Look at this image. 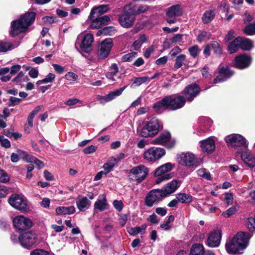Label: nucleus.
Returning a JSON list of instances; mask_svg holds the SVG:
<instances>
[{
  "label": "nucleus",
  "instance_id": "9",
  "mask_svg": "<svg viewBox=\"0 0 255 255\" xmlns=\"http://www.w3.org/2000/svg\"><path fill=\"white\" fill-rule=\"evenodd\" d=\"M18 240L21 245L26 248L37 245L40 242L37 236L31 232L23 233L18 238Z\"/></svg>",
  "mask_w": 255,
  "mask_h": 255
},
{
  "label": "nucleus",
  "instance_id": "27",
  "mask_svg": "<svg viewBox=\"0 0 255 255\" xmlns=\"http://www.w3.org/2000/svg\"><path fill=\"white\" fill-rule=\"evenodd\" d=\"M107 206L106 196L104 194H101L94 204V209L103 211L107 209Z\"/></svg>",
  "mask_w": 255,
  "mask_h": 255
},
{
  "label": "nucleus",
  "instance_id": "45",
  "mask_svg": "<svg viewBox=\"0 0 255 255\" xmlns=\"http://www.w3.org/2000/svg\"><path fill=\"white\" fill-rule=\"evenodd\" d=\"M16 46H13L12 45L8 42L0 41V52H6L8 50H11Z\"/></svg>",
  "mask_w": 255,
  "mask_h": 255
},
{
  "label": "nucleus",
  "instance_id": "61",
  "mask_svg": "<svg viewBox=\"0 0 255 255\" xmlns=\"http://www.w3.org/2000/svg\"><path fill=\"white\" fill-rule=\"evenodd\" d=\"M225 199L228 206L232 205L233 203V196L231 193H226L225 194Z\"/></svg>",
  "mask_w": 255,
  "mask_h": 255
},
{
  "label": "nucleus",
  "instance_id": "14",
  "mask_svg": "<svg viewBox=\"0 0 255 255\" xmlns=\"http://www.w3.org/2000/svg\"><path fill=\"white\" fill-rule=\"evenodd\" d=\"M170 137V133L168 131H165L153 139L151 143L154 144H163L168 148H171L174 145L175 142L174 140H171Z\"/></svg>",
  "mask_w": 255,
  "mask_h": 255
},
{
  "label": "nucleus",
  "instance_id": "24",
  "mask_svg": "<svg viewBox=\"0 0 255 255\" xmlns=\"http://www.w3.org/2000/svg\"><path fill=\"white\" fill-rule=\"evenodd\" d=\"M200 146L203 152L210 153L213 152L215 149V140L213 137H210L207 139L200 142Z\"/></svg>",
  "mask_w": 255,
  "mask_h": 255
},
{
  "label": "nucleus",
  "instance_id": "47",
  "mask_svg": "<svg viewBox=\"0 0 255 255\" xmlns=\"http://www.w3.org/2000/svg\"><path fill=\"white\" fill-rule=\"evenodd\" d=\"M137 53L135 52H131L123 56L122 62H131L137 56Z\"/></svg>",
  "mask_w": 255,
  "mask_h": 255
},
{
  "label": "nucleus",
  "instance_id": "28",
  "mask_svg": "<svg viewBox=\"0 0 255 255\" xmlns=\"http://www.w3.org/2000/svg\"><path fill=\"white\" fill-rule=\"evenodd\" d=\"M91 205L90 201L86 197L79 196L76 200V205L81 211L88 209Z\"/></svg>",
  "mask_w": 255,
  "mask_h": 255
},
{
  "label": "nucleus",
  "instance_id": "42",
  "mask_svg": "<svg viewBox=\"0 0 255 255\" xmlns=\"http://www.w3.org/2000/svg\"><path fill=\"white\" fill-rule=\"evenodd\" d=\"M28 80V78L27 76H24L22 72H20L12 80V82L15 84L20 85L22 82L27 81Z\"/></svg>",
  "mask_w": 255,
  "mask_h": 255
},
{
  "label": "nucleus",
  "instance_id": "1",
  "mask_svg": "<svg viewBox=\"0 0 255 255\" xmlns=\"http://www.w3.org/2000/svg\"><path fill=\"white\" fill-rule=\"evenodd\" d=\"M250 236L248 233L239 232L232 239L227 240L225 248L229 254H241L249 244Z\"/></svg>",
  "mask_w": 255,
  "mask_h": 255
},
{
  "label": "nucleus",
  "instance_id": "22",
  "mask_svg": "<svg viewBox=\"0 0 255 255\" xmlns=\"http://www.w3.org/2000/svg\"><path fill=\"white\" fill-rule=\"evenodd\" d=\"M180 182L177 180H173L169 182L164 187L160 189L164 197L174 192L180 186Z\"/></svg>",
  "mask_w": 255,
  "mask_h": 255
},
{
  "label": "nucleus",
  "instance_id": "37",
  "mask_svg": "<svg viewBox=\"0 0 255 255\" xmlns=\"http://www.w3.org/2000/svg\"><path fill=\"white\" fill-rule=\"evenodd\" d=\"M198 122L201 126L204 128V131L207 130L212 124V120L208 117H201L198 119Z\"/></svg>",
  "mask_w": 255,
  "mask_h": 255
},
{
  "label": "nucleus",
  "instance_id": "15",
  "mask_svg": "<svg viewBox=\"0 0 255 255\" xmlns=\"http://www.w3.org/2000/svg\"><path fill=\"white\" fill-rule=\"evenodd\" d=\"M113 47V41L112 39H106L100 44L98 51V56L99 59H105L107 58Z\"/></svg>",
  "mask_w": 255,
  "mask_h": 255
},
{
  "label": "nucleus",
  "instance_id": "11",
  "mask_svg": "<svg viewBox=\"0 0 255 255\" xmlns=\"http://www.w3.org/2000/svg\"><path fill=\"white\" fill-rule=\"evenodd\" d=\"M164 197L160 189L152 190L146 195L145 205L148 207H151L161 201Z\"/></svg>",
  "mask_w": 255,
  "mask_h": 255
},
{
  "label": "nucleus",
  "instance_id": "43",
  "mask_svg": "<svg viewBox=\"0 0 255 255\" xmlns=\"http://www.w3.org/2000/svg\"><path fill=\"white\" fill-rule=\"evenodd\" d=\"M89 19L91 21L90 27L92 29H98L102 26V24L99 17H93L90 18V15L89 16Z\"/></svg>",
  "mask_w": 255,
  "mask_h": 255
},
{
  "label": "nucleus",
  "instance_id": "5",
  "mask_svg": "<svg viewBox=\"0 0 255 255\" xmlns=\"http://www.w3.org/2000/svg\"><path fill=\"white\" fill-rule=\"evenodd\" d=\"M173 165L171 163H166L158 167L154 172V176L157 178L155 181L157 184L169 180L173 177V174L170 172L173 169Z\"/></svg>",
  "mask_w": 255,
  "mask_h": 255
},
{
  "label": "nucleus",
  "instance_id": "39",
  "mask_svg": "<svg viewBox=\"0 0 255 255\" xmlns=\"http://www.w3.org/2000/svg\"><path fill=\"white\" fill-rule=\"evenodd\" d=\"M149 81L150 78L147 76L135 78L133 79V83L130 85V87L134 88L135 87H138L141 85L142 84L149 82Z\"/></svg>",
  "mask_w": 255,
  "mask_h": 255
},
{
  "label": "nucleus",
  "instance_id": "56",
  "mask_svg": "<svg viewBox=\"0 0 255 255\" xmlns=\"http://www.w3.org/2000/svg\"><path fill=\"white\" fill-rule=\"evenodd\" d=\"M65 78L68 81H76L78 79V76L75 73L69 72L65 75Z\"/></svg>",
  "mask_w": 255,
  "mask_h": 255
},
{
  "label": "nucleus",
  "instance_id": "19",
  "mask_svg": "<svg viewBox=\"0 0 255 255\" xmlns=\"http://www.w3.org/2000/svg\"><path fill=\"white\" fill-rule=\"evenodd\" d=\"M127 87V86H125L118 90L111 92L109 94L104 96L98 95L96 96V99L101 104H105L111 101L116 97L120 96Z\"/></svg>",
  "mask_w": 255,
  "mask_h": 255
},
{
  "label": "nucleus",
  "instance_id": "3",
  "mask_svg": "<svg viewBox=\"0 0 255 255\" xmlns=\"http://www.w3.org/2000/svg\"><path fill=\"white\" fill-rule=\"evenodd\" d=\"M94 37L92 34L86 33L78 35L75 42L76 48L81 53H90L92 50V44Z\"/></svg>",
  "mask_w": 255,
  "mask_h": 255
},
{
  "label": "nucleus",
  "instance_id": "10",
  "mask_svg": "<svg viewBox=\"0 0 255 255\" xmlns=\"http://www.w3.org/2000/svg\"><path fill=\"white\" fill-rule=\"evenodd\" d=\"M134 19L135 15L131 10V5H126L124 13L119 18L120 24L124 27H129L133 24Z\"/></svg>",
  "mask_w": 255,
  "mask_h": 255
},
{
  "label": "nucleus",
  "instance_id": "40",
  "mask_svg": "<svg viewBox=\"0 0 255 255\" xmlns=\"http://www.w3.org/2000/svg\"><path fill=\"white\" fill-rule=\"evenodd\" d=\"M241 48L244 50H250L253 47V43L249 39L241 37Z\"/></svg>",
  "mask_w": 255,
  "mask_h": 255
},
{
  "label": "nucleus",
  "instance_id": "38",
  "mask_svg": "<svg viewBox=\"0 0 255 255\" xmlns=\"http://www.w3.org/2000/svg\"><path fill=\"white\" fill-rule=\"evenodd\" d=\"M215 13L214 10H208L205 12L202 16V21L204 23L210 22L215 17Z\"/></svg>",
  "mask_w": 255,
  "mask_h": 255
},
{
  "label": "nucleus",
  "instance_id": "7",
  "mask_svg": "<svg viewBox=\"0 0 255 255\" xmlns=\"http://www.w3.org/2000/svg\"><path fill=\"white\" fill-rule=\"evenodd\" d=\"M148 173V168L144 165L136 166L130 170L128 174L129 179L130 181L139 183L145 178Z\"/></svg>",
  "mask_w": 255,
  "mask_h": 255
},
{
  "label": "nucleus",
  "instance_id": "51",
  "mask_svg": "<svg viewBox=\"0 0 255 255\" xmlns=\"http://www.w3.org/2000/svg\"><path fill=\"white\" fill-rule=\"evenodd\" d=\"M244 31L246 34L250 35L255 34V23L247 25L245 28Z\"/></svg>",
  "mask_w": 255,
  "mask_h": 255
},
{
  "label": "nucleus",
  "instance_id": "21",
  "mask_svg": "<svg viewBox=\"0 0 255 255\" xmlns=\"http://www.w3.org/2000/svg\"><path fill=\"white\" fill-rule=\"evenodd\" d=\"M200 92L199 87L196 84H193L185 88L183 94L188 101L191 102L199 94Z\"/></svg>",
  "mask_w": 255,
  "mask_h": 255
},
{
  "label": "nucleus",
  "instance_id": "58",
  "mask_svg": "<svg viewBox=\"0 0 255 255\" xmlns=\"http://www.w3.org/2000/svg\"><path fill=\"white\" fill-rule=\"evenodd\" d=\"M21 99L14 97H10L9 99V106H14L21 102Z\"/></svg>",
  "mask_w": 255,
  "mask_h": 255
},
{
  "label": "nucleus",
  "instance_id": "17",
  "mask_svg": "<svg viewBox=\"0 0 255 255\" xmlns=\"http://www.w3.org/2000/svg\"><path fill=\"white\" fill-rule=\"evenodd\" d=\"M169 101V110H176L182 108L185 103L186 99L180 95L173 96H167Z\"/></svg>",
  "mask_w": 255,
  "mask_h": 255
},
{
  "label": "nucleus",
  "instance_id": "55",
  "mask_svg": "<svg viewBox=\"0 0 255 255\" xmlns=\"http://www.w3.org/2000/svg\"><path fill=\"white\" fill-rule=\"evenodd\" d=\"M9 181V177L7 174L2 169H0V182L6 183Z\"/></svg>",
  "mask_w": 255,
  "mask_h": 255
},
{
  "label": "nucleus",
  "instance_id": "23",
  "mask_svg": "<svg viewBox=\"0 0 255 255\" xmlns=\"http://www.w3.org/2000/svg\"><path fill=\"white\" fill-rule=\"evenodd\" d=\"M234 73L230 70L228 67L224 68L219 67V72L218 76L214 80V83L216 84L226 81L228 78L231 77Z\"/></svg>",
  "mask_w": 255,
  "mask_h": 255
},
{
  "label": "nucleus",
  "instance_id": "26",
  "mask_svg": "<svg viewBox=\"0 0 255 255\" xmlns=\"http://www.w3.org/2000/svg\"><path fill=\"white\" fill-rule=\"evenodd\" d=\"M169 101L167 96L156 102L153 105L155 111L157 113H161L166 110H169Z\"/></svg>",
  "mask_w": 255,
  "mask_h": 255
},
{
  "label": "nucleus",
  "instance_id": "59",
  "mask_svg": "<svg viewBox=\"0 0 255 255\" xmlns=\"http://www.w3.org/2000/svg\"><path fill=\"white\" fill-rule=\"evenodd\" d=\"M8 193V188L5 186L0 184V198L5 197Z\"/></svg>",
  "mask_w": 255,
  "mask_h": 255
},
{
  "label": "nucleus",
  "instance_id": "41",
  "mask_svg": "<svg viewBox=\"0 0 255 255\" xmlns=\"http://www.w3.org/2000/svg\"><path fill=\"white\" fill-rule=\"evenodd\" d=\"M146 228V225L143 224L140 227H135L128 229V232L131 235H135L139 233H142Z\"/></svg>",
  "mask_w": 255,
  "mask_h": 255
},
{
  "label": "nucleus",
  "instance_id": "31",
  "mask_svg": "<svg viewBox=\"0 0 255 255\" xmlns=\"http://www.w3.org/2000/svg\"><path fill=\"white\" fill-rule=\"evenodd\" d=\"M117 163V161L114 159V157L110 158L103 166L105 175L111 172Z\"/></svg>",
  "mask_w": 255,
  "mask_h": 255
},
{
  "label": "nucleus",
  "instance_id": "16",
  "mask_svg": "<svg viewBox=\"0 0 255 255\" xmlns=\"http://www.w3.org/2000/svg\"><path fill=\"white\" fill-rule=\"evenodd\" d=\"M13 224L18 230H24L31 227L32 222L30 219L19 215L13 218Z\"/></svg>",
  "mask_w": 255,
  "mask_h": 255
},
{
  "label": "nucleus",
  "instance_id": "29",
  "mask_svg": "<svg viewBox=\"0 0 255 255\" xmlns=\"http://www.w3.org/2000/svg\"><path fill=\"white\" fill-rule=\"evenodd\" d=\"M108 9V6L106 5H101L94 7L91 11L90 18H93V17L96 16L99 17L106 12Z\"/></svg>",
  "mask_w": 255,
  "mask_h": 255
},
{
  "label": "nucleus",
  "instance_id": "57",
  "mask_svg": "<svg viewBox=\"0 0 255 255\" xmlns=\"http://www.w3.org/2000/svg\"><path fill=\"white\" fill-rule=\"evenodd\" d=\"M103 31H104V35H112L115 33L116 29L114 27L109 26L104 28Z\"/></svg>",
  "mask_w": 255,
  "mask_h": 255
},
{
  "label": "nucleus",
  "instance_id": "49",
  "mask_svg": "<svg viewBox=\"0 0 255 255\" xmlns=\"http://www.w3.org/2000/svg\"><path fill=\"white\" fill-rule=\"evenodd\" d=\"M210 45L216 54L220 55L222 54V47L218 42L214 41Z\"/></svg>",
  "mask_w": 255,
  "mask_h": 255
},
{
  "label": "nucleus",
  "instance_id": "6",
  "mask_svg": "<svg viewBox=\"0 0 255 255\" xmlns=\"http://www.w3.org/2000/svg\"><path fill=\"white\" fill-rule=\"evenodd\" d=\"M8 202L12 207L21 212L28 210L27 200L22 195L12 194L9 197Z\"/></svg>",
  "mask_w": 255,
  "mask_h": 255
},
{
  "label": "nucleus",
  "instance_id": "36",
  "mask_svg": "<svg viewBox=\"0 0 255 255\" xmlns=\"http://www.w3.org/2000/svg\"><path fill=\"white\" fill-rule=\"evenodd\" d=\"M128 5H131V10H132L134 15L135 14L143 13L148 9V6L145 5H140L137 6L133 5L132 3H130Z\"/></svg>",
  "mask_w": 255,
  "mask_h": 255
},
{
  "label": "nucleus",
  "instance_id": "12",
  "mask_svg": "<svg viewBox=\"0 0 255 255\" xmlns=\"http://www.w3.org/2000/svg\"><path fill=\"white\" fill-rule=\"evenodd\" d=\"M183 10L179 4L172 5L167 8L166 12V21L169 24L175 23L177 17L182 15Z\"/></svg>",
  "mask_w": 255,
  "mask_h": 255
},
{
  "label": "nucleus",
  "instance_id": "32",
  "mask_svg": "<svg viewBox=\"0 0 255 255\" xmlns=\"http://www.w3.org/2000/svg\"><path fill=\"white\" fill-rule=\"evenodd\" d=\"M55 211L58 215H70L75 212V208L73 206L69 207H58L56 208Z\"/></svg>",
  "mask_w": 255,
  "mask_h": 255
},
{
  "label": "nucleus",
  "instance_id": "18",
  "mask_svg": "<svg viewBox=\"0 0 255 255\" xmlns=\"http://www.w3.org/2000/svg\"><path fill=\"white\" fill-rule=\"evenodd\" d=\"M178 162L187 167H192L195 164V156L190 152L182 153L178 155Z\"/></svg>",
  "mask_w": 255,
  "mask_h": 255
},
{
  "label": "nucleus",
  "instance_id": "30",
  "mask_svg": "<svg viewBox=\"0 0 255 255\" xmlns=\"http://www.w3.org/2000/svg\"><path fill=\"white\" fill-rule=\"evenodd\" d=\"M242 159L250 167L255 166V157L249 152H244L241 155Z\"/></svg>",
  "mask_w": 255,
  "mask_h": 255
},
{
  "label": "nucleus",
  "instance_id": "4",
  "mask_svg": "<svg viewBox=\"0 0 255 255\" xmlns=\"http://www.w3.org/2000/svg\"><path fill=\"white\" fill-rule=\"evenodd\" d=\"M162 127V124L158 119L152 118L141 128L140 134L144 137L154 136Z\"/></svg>",
  "mask_w": 255,
  "mask_h": 255
},
{
  "label": "nucleus",
  "instance_id": "52",
  "mask_svg": "<svg viewBox=\"0 0 255 255\" xmlns=\"http://www.w3.org/2000/svg\"><path fill=\"white\" fill-rule=\"evenodd\" d=\"M30 255H51V254L43 249H36L30 253Z\"/></svg>",
  "mask_w": 255,
  "mask_h": 255
},
{
  "label": "nucleus",
  "instance_id": "2",
  "mask_svg": "<svg viewBox=\"0 0 255 255\" xmlns=\"http://www.w3.org/2000/svg\"><path fill=\"white\" fill-rule=\"evenodd\" d=\"M35 18V13L27 12L21 16L18 19L13 20L10 24L9 34L15 36L25 32L28 27L33 23Z\"/></svg>",
  "mask_w": 255,
  "mask_h": 255
},
{
  "label": "nucleus",
  "instance_id": "48",
  "mask_svg": "<svg viewBox=\"0 0 255 255\" xmlns=\"http://www.w3.org/2000/svg\"><path fill=\"white\" fill-rule=\"evenodd\" d=\"M185 58L186 56L184 54H180L176 58L174 67L177 69L180 68L182 66L184 62L185 61Z\"/></svg>",
  "mask_w": 255,
  "mask_h": 255
},
{
  "label": "nucleus",
  "instance_id": "20",
  "mask_svg": "<svg viewBox=\"0 0 255 255\" xmlns=\"http://www.w3.org/2000/svg\"><path fill=\"white\" fill-rule=\"evenodd\" d=\"M252 62V57L247 54L240 55L235 59L234 66L235 67L243 69L248 67Z\"/></svg>",
  "mask_w": 255,
  "mask_h": 255
},
{
  "label": "nucleus",
  "instance_id": "33",
  "mask_svg": "<svg viewBox=\"0 0 255 255\" xmlns=\"http://www.w3.org/2000/svg\"><path fill=\"white\" fill-rule=\"evenodd\" d=\"M240 40L241 37H238L229 44L228 50L230 53H234L241 48Z\"/></svg>",
  "mask_w": 255,
  "mask_h": 255
},
{
  "label": "nucleus",
  "instance_id": "46",
  "mask_svg": "<svg viewBox=\"0 0 255 255\" xmlns=\"http://www.w3.org/2000/svg\"><path fill=\"white\" fill-rule=\"evenodd\" d=\"M197 174L205 179L211 180L212 178L210 172L205 168H201L197 171Z\"/></svg>",
  "mask_w": 255,
  "mask_h": 255
},
{
  "label": "nucleus",
  "instance_id": "54",
  "mask_svg": "<svg viewBox=\"0 0 255 255\" xmlns=\"http://www.w3.org/2000/svg\"><path fill=\"white\" fill-rule=\"evenodd\" d=\"M189 52L191 56L195 58L198 55L200 50L197 45H194L189 49Z\"/></svg>",
  "mask_w": 255,
  "mask_h": 255
},
{
  "label": "nucleus",
  "instance_id": "35",
  "mask_svg": "<svg viewBox=\"0 0 255 255\" xmlns=\"http://www.w3.org/2000/svg\"><path fill=\"white\" fill-rule=\"evenodd\" d=\"M176 199L178 202L184 204H188L192 201V197L190 195L183 193L177 194Z\"/></svg>",
  "mask_w": 255,
  "mask_h": 255
},
{
  "label": "nucleus",
  "instance_id": "50",
  "mask_svg": "<svg viewBox=\"0 0 255 255\" xmlns=\"http://www.w3.org/2000/svg\"><path fill=\"white\" fill-rule=\"evenodd\" d=\"M237 212V209L235 206H232L222 213V216L225 218H229L235 214Z\"/></svg>",
  "mask_w": 255,
  "mask_h": 255
},
{
  "label": "nucleus",
  "instance_id": "63",
  "mask_svg": "<svg viewBox=\"0 0 255 255\" xmlns=\"http://www.w3.org/2000/svg\"><path fill=\"white\" fill-rule=\"evenodd\" d=\"M155 46L154 45H151L149 48L146 49L144 53V56L145 58H148L150 57L151 54L154 51Z\"/></svg>",
  "mask_w": 255,
  "mask_h": 255
},
{
  "label": "nucleus",
  "instance_id": "8",
  "mask_svg": "<svg viewBox=\"0 0 255 255\" xmlns=\"http://www.w3.org/2000/svg\"><path fill=\"white\" fill-rule=\"evenodd\" d=\"M165 154L163 148L151 147L143 153V158L148 162H154L161 158Z\"/></svg>",
  "mask_w": 255,
  "mask_h": 255
},
{
  "label": "nucleus",
  "instance_id": "62",
  "mask_svg": "<svg viewBox=\"0 0 255 255\" xmlns=\"http://www.w3.org/2000/svg\"><path fill=\"white\" fill-rule=\"evenodd\" d=\"M21 69L20 65L18 64H16L12 66L10 68H9L10 70V74L11 75H15L17 72L19 71Z\"/></svg>",
  "mask_w": 255,
  "mask_h": 255
},
{
  "label": "nucleus",
  "instance_id": "60",
  "mask_svg": "<svg viewBox=\"0 0 255 255\" xmlns=\"http://www.w3.org/2000/svg\"><path fill=\"white\" fill-rule=\"evenodd\" d=\"M97 148V146L93 145H91L90 146L84 148L83 150V151L85 154H91L94 152L96 150Z\"/></svg>",
  "mask_w": 255,
  "mask_h": 255
},
{
  "label": "nucleus",
  "instance_id": "25",
  "mask_svg": "<svg viewBox=\"0 0 255 255\" xmlns=\"http://www.w3.org/2000/svg\"><path fill=\"white\" fill-rule=\"evenodd\" d=\"M221 239V232L220 231H216L210 234L208 240L207 245L211 247H216L219 245Z\"/></svg>",
  "mask_w": 255,
  "mask_h": 255
},
{
  "label": "nucleus",
  "instance_id": "44",
  "mask_svg": "<svg viewBox=\"0 0 255 255\" xmlns=\"http://www.w3.org/2000/svg\"><path fill=\"white\" fill-rule=\"evenodd\" d=\"M211 34L210 32L202 31H201L197 36V41L199 42H202L204 41L210 39Z\"/></svg>",
  "mask_w": 255,
  "mask_h": 255
},
{
  "label": "nucleus",
  "instance_id": "64",
  "mask_svg": "<svg viewBox=\"0 0 255 255\" xmlns=\"http://www.w3.org/2000/svg\"><path fill=\"white\" fill-rule=\"evenodd\" d=\"M55 76L54 74L49 73L44 79H43V81L45 83H50L53 81L55 79Z\"/></svg>",
  "mask_w": 255,
  "mask_h": 255
},
{
  "label": "nucleus",
  "instance_id": "34",
  "mask_svg": "<svg viewBox=\"0 0 255 255\" xmlns=\"http://www.w3.org/2000/svg\"><path fill=\"white\" fill-rule=\"evenodd\" d=\"M205 251L202 245L198 244L194 245L190 251V255H204Z\"/></svg>",
  "mask_w": 255,
  "mask_h": 255
},
{
  "label": "nucleus",
  "instance_id": "13",
  "mask_svg": "<svg viewBox=\"0 0 255 255\" xmlns=\"http://www.w3.org/2000/svg\"><path fill=\"white\" fill-rule=\"evenodd\" d=\"M225 140L229 146L232 147H245L248 145L247 140L239 134H232L226 136Z\"/></svg>",
  "mask_w": 255,
  "mask_h": 255
},
{
  "label": "nucleus",
  "instance_id": "53",
  "mask_svg": "<svg viewBox=\"0 0 255 255\" xmlns=\"http://www.w3.org/2000/svg\"><path fill=\"white\" fill-rule=\"evenodd\" d=\"M0 144L4 148H8L11 146V144L9 140L4 138L3 136L0 135Z\"/></svg>",
  "mask_w": 255,
  "mask_h": 255
}]
</instances>
